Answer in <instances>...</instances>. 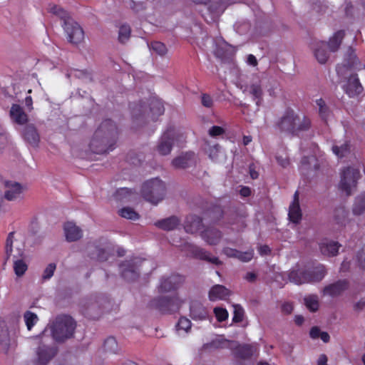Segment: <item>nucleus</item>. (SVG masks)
<instances>
[{"mask_svg":"<svg viewBox=\"0 0 365 365\" xmlns=\"http://www.w3.org/2000/svg\"><path fill=\"white\" fill-rule=\"evenodd\" d=\"M117 136L118 129L115 124L111 120H105L96 130L91 141V148L98 154L108 153L113 150Z\"/></svg>","mask_w":365,"mask_h":365,"instance_id":"nucleus-1","label":"nucleus"},{"mask_svg":"<svg viewBox=\"0 0 365 365\" xmlns=\"http://www.w3.org/2000/svg\"><path fill=\"white\" fill-rule=\"evenodd\" d=\"M53 339L63 342L73 337L76 327L74 319L67 315L58 316L49 325Z\"/></svg>","mask_w":365,"mask_h":365,"instance_id":"nucleus-2","label":"nucleus"},{"mask_svg":"<svg viewBox=\"0 0 365 365\" xmlns=\"http://www.w3.org/2000/svg\"><path fill=\"white\" fill-rule=\"evenodd\" d=\"M165 194V185L158 179L154 178L146 181L142 187L143 197L153 204H158L161 201Z\"/></svg>","mask_w":365,"mask_h":365,"instance_id":"nucleus-3","label":"nucleus"},{"mask_svg":"<svg viewBox=\"0 0 365 365\" xmlns=\"http://www.w3.org/2000/svg\"><path fill=\"white\" fill-rule=\"evenodd\" d=\"M185 138L183 134L180 133L174 128H168L160 138L156 146L157 152L161 155H169L173 146L177 143H182Z\"/></svg>","mask_w":365,"mask_h":365,"instance_id":"nucleus-4","label":"nucleus"},{"mask_svg":"<svg viewBox=\"0 0 365 365\" xmlns=\"http://www.w3.org/2000/svg\"><path fill=\"white\" fill-rule=\"evenodd\" d=\"M18 333V327L14 322H6L0 318V350L7 353L14 345Z\"/></svg>","mask_w":365,"mask_h":365,"instance_id":"nucleus-5","label":"nucleus"},{"mask_svg":"<svg viewBox=\"0 0 365 365\" xmlns=\"http://www.w3.org/2000/svg\"><path fill=\"white\" fill-rule=\"evenodd\" d=\"M179 247L182 251L185 252L190 257L205 260L216 265L222 264L221 261L217 257L212 256L210 252L194 244L185 242L180 245Z\"/></svg>","mask_w":365,"mask_h":365,"instance_id":"nucleus-6","label":"nucleus"},{"mask_svg":"<svg viewBox=\"0 0 365 365\" xmlns=\"http://www.w3.org/2000/svg\"><path fill=\"white\" fill-rule=\"evenodd\" d=\"M360 177L359 170L355 168L348 167L345 168L341 175L339 188L346 195H351L356 187V182Z\"/></svg>","mask_w":365,"mask_h":365,"instance_id":"nucleus-7","label":"nucleus"},{"mask_svg":"<svg viewBox=\"0 0 365 365\" xmlns=\"http://www.w3.org/2000/svg\"><path fill=\"white\" fill-rule=\"evenodd\" d=\"M268 82L265 76H253L250 82L245 86V92H247L259 105L262 101L263 88Z\"/></svg>","mask_w":365,"mask_h":365,"instance_id":"nucleus-8","label":"nucleus"},{"mask_svg":"<svg viewBox=\"0 0 365 365\" xmlns=\"http://www.w3.org/2000/svg\"><path fill=\"white\" fill-rule=\"evenodd\" d=\"M64 32L68 42L73 44H78L84 39V31L81 26L73 20L69 19L63 24Z\"/></svg>","mask_w":365,"mask_h":365,"instance_id":"nucleus-9","label":"nucleus"},{"mask_svg":"<svg viewBox=\"0 0 365 365\" xmlns=\"http://www.w3.org/2000/svg\"><path fill=\"white\" fill-rule=\"evenodd\" d=\"M152 306L159 309L162 312H173L177 311L182 300L177 296L173 297H161L154 299L152 302Z\"/></svg>","mask_w":365,"mask_h":365,"instance_id":"nucleus-10","label":"nucleus"},{"mask_svg":"<svg viewBox=\"0 0 365 365\" xmlns=\"http://www.w3.org/2000/svg\"><path fill=\"white\" fill-rule=\"evenodd\" d=\"M14 232H10L6 241V259L13 256L15 260L21 258L24 255V246L20 241L14 239Z\"/></svg>","mask_w":365,"mask_h":365,"instance_id":"nucleus-11","label":"nucleus"},{"mask_svg":"<svg viewBox=\"0 0 365 365\" xmlns=\"http://www.w3.org/2000/svg\"><path fill=\"white\" fill-rule=\"evenodd\" d=\"M57 350L53 346L44 344L40 345L36 351V357L35 363L36 365H46L56 356Z\"/></svg>","mask_w":365,"mask_h":365,"instance_id":"nucleus-12","label":"nucleus"},{"mask_svg":"<svg viewBox=\"0 0 365 365\" xmlns=\"http://www.w3.org/2000/svg\"><path fill=\"white\" fill-rule=\"evenodd\" d=\"M197 155L194 152H186L175 158L172 160V165L176 169H185L196 164Z\"/></svg>","mask_w":365,"mask_h":365,"instance_id":"nucleus-13","label":"nucleus"},{"mask_svg":"<svg viewBox=\"0 0 365 365\" xmlns=\"http://www.w3.org/2000/svg\"><path fill=\"white\" fill-rule=\"evenodd\" d=\"M348 288L349 283L346 280H339L335 283L324 287L322 290V294L324 296L336 297L340 296Z\"/></svg>","mask_w":365,"mask_h":365,"instance_id":"nucleus-14","label":"nucleus"},{"mask_svg":"<svg viewBox=\"0 0 365 365\" xmlns=\"http://www.w3.org/2000/svg\"><path fill=\"white\" fill-rule=\"evenodd\" d=\"M288 217L290 222L294 224H299L302 220V213L299 205L298 191L294 194L293 200L289 205Z\"/></svg>","mask_w":365,"mask_h":365,"instance_id":"nucleus-15","label":"nucleus"},{"mask_svg":"<svg viewBox=\"0 0 365 365\" xmlns=\"http://www.w3.org/2000/svg\"><path fill=\"white\" fill-rule=\"evenodd\" d=\"M136 264L137 262L135 259L132 262H125L120 265L121 275L127 281H134L138 277L139 272Z\"/></svg>","mask_w":365,"mask_h":365,"instance_id":"nucleus-16","label":"nucleus"},{"mask_svg":"<svg viewBox=\"0 0 365 365\" xmlns=\"http://www.w3.org/2000/svg\"><path fill=\"white\" fill-rule=\"evenodd\" d=\"M182 277L179 275H172L160 280L158 289L160 292H168L174 290L182 282Z\"/></svg>","mask_w":365,"mask_h":365,"instance_id":"nucleus-17","label":"nucleus"},{"mask_svg":"<svg viewBox=\"0 0 365 365\" xmlns=\"http://www.w3.org/2000/svg\"><path fill=\"white\" fill-rule=\"evenodd\" d=\"M200 237L210 245H216L220 243L222 238L221 231L215 227H207L201 231Z\"/></svg>","mask_w":365,"mask_h":365,"instance_id":"nucleus-18","label":"nucleus"},{"mask_svg":"<svg viewBox=\"0 0 365 365\" xmlns=\"http://www.w3.org/2000/svg\"><path fill=\"white\" fill-rule=\"evenodd\" d=\"M294 132L292 135H298L299 133L308 130L311 127V120L303 114H297L294 112Z\"/></svg>","mask_w":365,"mask_h":365,"instance_id":"nucleus-19","label":"nucleus"},{"mask_svg":"<svg viewBox=\"0 0 365 365\" xmlns=\"http://www.w3.org/2000/svg\"><path fill=\"white\" fill-rule=\"evenodd\" d=\"M319 247L323 255L331 257L337 255L341 245L334 240L324 239L320 242Z\"/></svg>","mask_w":365,"mask_h":365,"instance_id":"nucleus-20","label":"nucleus"},{"mask_svg":"<svg viewBox=\"0 0 365 365\" xmlns=\"http://www.w3.org/2000/svg\"><path fill=\"white\" fill-rule=\"evenodd\" d=\"M327 46L324 41H314L312 48L315 58L320 63H325L329 57V53L326 50Z\"/></svg>","mask_w":365,"mask_h":365,"instance_id":"nucleus-21","label":"nucleus"},{"mask_svg":"<svg viewBox=\"0 0 365 365\" xmlns=\"http://www.w3.org/2000/svg\"><path fill=\"white\" fill-rule=\"evenodd\" d=\"M293 123L294 111L288 110L279 120L277 126L281 132L292 135V133L294 132Z\"/></svg>","mask_w":365,"mask_h":365,"instance_id":"nucleus-22","label":"nucleus"},{"mask_svg":"<svg viewBox=\"0 0 365 365\" xmlns=\"http://www.w3.org/2000/svg\"><path fill=\"white\" fill-rule=\"evenodd\" d=\"M63 228L66 239L68 242L77 241L83 236L81 229L72 222H66Z\"/></svg>","mask_w":365,"mask_h":365,"instance_id":"nucleus-23","label":"nucleus"},{"mask_svg":"<svg viewBox=\"0 0 365 365\" xmlns=\"http://www.w3.org/2000/svg\"><path fill=\"white\" fill-rule=\"evenodd\" d=\"M184 227L187 233L195 234L199 232H201L203 227L202 219L196 215H190L186 218Z\"/></svg>","mask_w":365,"mask_h":365,"instance_id":"nucleus-24","label":"nucleus"},{"mask_svg":"<svg viewBox=\"0 0 365 365\" xmlns=\"http://www.w3.org/2000/svg\"><path fill=\"white\" fill-rule=\"evenodd\" d=\"M307 279L305 282L308 283L318 282L322 280L327 274L326 269L324 265L319 264L315 267L307 269Z\"/></svg>","mask_w":365,"mask_h":365,"instance_id":"nucleus-25","label":"nucleus"},{"mask_svg":"<svg viewBox=\"0 0 365 365\" xmlns=\"http://www.w3.org/2000/svg\"><path fill=\"white\" fill-rule=\"evenodd\" d=\"M344 90L349 96L358 95L362 92L363 88L356 76H351L344 85Z\"/></svg>","mask_w":365,"mask_h":365,"instance_id":"nucleus-26","label":"nucleus"},{"mask_svg":"<svg viewBox=\"0 0 365 365\" xmlns=\"http://www.w3.org/2000/svg\"><path fill=\"white\" fill-rule=\"evenodd\" d=\"M9 115L11 120L19 125H24L28 121L26 113L19 105L13 104Z\"/></svg>","mask_w":365,"mask_h":365,"instance_id":"nucleus-27","label":"nucleus"},{"mask_svg":"<svg viewBox=\"0 0 365 365\" xmlns=\"http://www.w3.org/2000/svg\"><path fill=\"white\" fill-rule=\"evenodd\" d=\"M287 277L289 282L297 285L308 283V282L304 281L308 279L307 269H292L287 274Z\"/></svg>","mask_w":365,"mask_h":365,"instance_id":"nucleus-28","label":"nucleus"},{"mask_svg":"<svg viewBox=\"0 0 365 365\" xmlns=\"http://www.w3.org/2000/svg\"><path fill=\"white\" fill-rule=\"evenodd\" d=\"M230 291L224 286L220 284L214 285L209 292V299L211 301L223 300L229 295Z\"/></svg>","mask_w":365,"mask_h":365,"instance_id":"nucleus-29","label":"nucleus"},{"mask_svg":"<svg viewBox=\"0 0 365 365\" xmlns=\"http://www.w3.org/2000/svg\"><path fill=\"white\" fill-rule=\"evenodd\" d=\"M180 220L175 216L163 219L155 222V226L163 230H173L180 225Z\"/></svg>","mask_w":365,"mask_h":365,"instance_id":"nucleus-30","label":"nucleus"},{"mask_svg":"<svg viewBox=\"0 0 365 365\" xmlns=\"http://www.w3.org/2000/svg\"><path fill=\"white\" fill-rule=\"evenodd\" d=\"M190 316L193 319L203 320L207 318V312L201 303L193 302L190 305Z\"/></svg>","mask_w":365,"mask_h":365,"instance_id":"nucleus-31","label":"nucleus"},{"mask_svg":"<svg viewBox=\"0 0 365 365\" xmlns=\"http://www.w3.org/2000/svg\"><path fill=\"white\" fill-rule=\"evenodd\" d=\"M24 139L31 145H38L39 142V135L34 125H29L24 128Z\"/></svg>","mask_w":365,"mask_h":365,"instance_id":"nucleus-32","label":"nucleus"},{"mask_svg":"<svg viewBox=\"0 0 365 365\" xmlns=\"http://www.w3.org/2000/svg\"><path fill=\"white\" fill-rule=\"evenodd\" d=\"M344 35V31L343 30H339L335 32L333 36L329 38V42L327 45L328 46L330 52H336L339 48Z\"/></svg>","mask_w":365,"mask_h":365,"instance_id":"nucleus-33","label":"nucleus"},{"mask_svg":"<svg viewBox=\"0 0 365 365\" xmlns=\"http://www.w3.org/2000/svg\"><path fill=\"white\" fill-rule=\"evenodd\" d=\"M205 150L209 158L214 162H220L224 157V153L218 145H210L207 144Z\"/></svg>","mask_w":365,"mask_h":365,"instance_id":"nucleus-34","label":"nucleus"},{"mask_svg":"<svg viewBox=\"0 0 365 365\" xmlns=\"http://www.w3.org/2000/svg\"><path fill=\"white\" fill-rule=\"evenodd\" d=\"M332 151L338 158L345 157L350 152V145L348 141L339 142L332 146Z\"/></svg>","mask_w":365,"mask_h":365,"instance_id":"nucleus-35","label":"nucleus"},{"mask_svg":"<svg viewBox=\"0 0 365 365\" xmlns=\"http://www.w3.org/2000/svg\"><path fill=\"white\" fill-rule=\"evenodd\" d=\"M48 11L60 18L63 21V24L69 19H72L66 10L56 4H49Z\"/></svg>","mask_w":365,"mask_h":365,"instance_id":"nucleus-36","label":"nucleus"},{"mask_svg":"<svg viewBox=\"0 0 365 365\" xmlns=\"http://www.w3.org/2000/svg\"><path fill=\"white\" fill-rule=\"evenodd\" d=\"M48 11L60 18L63 21V24L69 19H72L66 10L56 4H49Z\"/></svg>","mask_w":365,"mask_h":365,"instance_id":"nucleus-37","label":"nucleus"},{"mask_svg":"<svg viewBox=\"0 0 365 365\" xmlns=\"http://www.w3.org/2000/svg\"><path fill=\"white\" fill-rule=\"evenodd\" d=\"M316 103L319 107V114L324 122H328L331 118V112L322 98L317 99Z\"/></svg>","mask_w":365,"mask_h":365,"instance_id":"nucleus-38","label":"nucleus"},{"mask_svg":"<svg viewBox=\"0 0 365 365\" xmlns=\"http://www.w3.org/2000/svg\"><path fill=\"white\" fill-rule=\"evenodd\" d=\"M257 351V348L252 345H242L237 348L236 354L242 358L246 359L252 356Z\"/></svg>","mask_w":365,"mask_h":365,"instance_id":"nucleus-39","label":"nucleus"},{"mask_svg":"<svg viewBox=\"0 0 365 365\" xmlns=\"http://www.w3.org/2000/svg\"><path fill=\"white\" fill-rule=\"evenodd\" d=\"M164 106L160 100L153 99L150 103V110L152 113V118L155 120L157 116L164 113Z\"/></svg>","mask_w":365,"mask_h":365,"instance_id":"nucleus-40","label":"nucleus"},{"mask_svg":"<svg viewBox=\"0 0 365 365\" xmlns=\"http://www.w3.org/2000/svg\"><path fill=\"white\" fill-rule=\"evenodd\" d=\"M230 4H231L230 0H213L209 9L212 13L220 14L224 11L227 5Z\"/></svg>","mask_w":365,"mask_h":365,"instance_id":"nucleus-41","label":"nucleus"},{"mask_svg":"<svg viewBox=\"0 0 365 365\" xmlns=\"http://www.w3.org/2000/svg\"><path fill=\"white\" fill-rule=\"evenodd\" d=\"M365 211V192L359 195L353 205V213L356 215H359Z\"/></svg>","mask_w":365,"mask_h":365,"instance_id":"nucleus-42","label":"nucleus"},{"mask_svg":"<svg viewBox=\"0 0 365 365\" xmlns=\"http://www.w3.org/2000/svg\"><path fill=\"white\" fill-rule=\"evenodd\" d=\"M346 61V66L349 68L360 69L361 67V64L359 61L354 51L351 48H349L348 50Z\"/></svg>","mask_w":365,"mask_h":365,"instance_id":"nucleus-43","label":"nucleus"},{"mask_svg":"<svg viewBox=\"0 0 365 365\" xmlns=\"http://www.w3.org/2000/svg\"><path fill=\"white\" fill-rule=\"evenodd\" d=\"M348 211L344 207H339L334 211V220L340 226H345L347 222Z\"/></svg>","mask_w":365,"mask_h":365,"instance_id":"nucleus-44","label":"nucleus"},{"mask_svg":"<svg viewBox=\"0 0 365 365\" xmlns=\"http://www.w3.org/2000/svg\"><path fill=\"white\" fill-rule=\"evenodd\" d=\"M101 313V311L98 302L91 303L85 311V314L92 319L98 318Z\"/></svg>","mask_w":365,"mask_h":365,"instance_id":"nucleus-45","label":"nucleus"},{"mask_svg":"<svg viewBox=\"0 0 365 365\" xmlns=\"http://www.w3.org/2000/svg\"><path fill=\"white\" fill-rule=\"evenodd\" d=\"M118 214L122 217L131 220H137L140 217L139 215L130 207H125L121 208L118 211Z\"/></svg>","mask_w":365,"mask_h":365,"instance_id":"nucleus-46","label":"nucleus"},{"mask_svg":"<svg viewBox=\"0 0 365 365\" xmlns=\"http://www.w3.org/2000/svg\"><path fill=\"white\" fill-rule=\"evenodd\" d=\"M24 319L29 330H31L38 320V316L30 311H27L24 313Z\"/></svg>","mask_w":365,"mask_h":365,"instance_id":"nucleus-47","label":"nucleus"},{"mask_svg":"<svg viewBox=\"0 0 365 365\" xmlns=\"http://www.w3.org/2000/svg\"><path fill=\"white\" fill-rule=\"evenodd\" d=\"M306 307L311 312H316L319 309V299L317 295H309L304 298Z\"/></svg>","mask_w":365,"mask_h":365,"instance_id":"nucleus-48","label":"nucleus"},{"mask_svg":"<svg viewBox=\"0 0 365 365\" xmlns=\"http://www.w3.org/2000/svg\"><path fill=\"white\" fill-rule=\"evenodd\" d=\"M104 349L110 353H116L118 351L117 341L113 337H108L104 342Z\"/></svg>","mask_w":365,"mask_h":365,"instance_id":"nucleus-49","label":"nucleus"},{"mask_svg":"<svg viewBox=\"0 0 365 365\" xmlns=\"http://www.w3.org/2000/svg\"><path fill=\"white\" fill-rule=\"evenodd\" d=\"M14 269L15 274L20 277L22 276L27 269L26 264L20 258L14 260Z\"/></svg>","mask_w":365,"mask_h":365,"instance_id":"nucleus-50","label":"nucleus"},{"mask_svg":"<svg viewBox=\"0 0 365 365\" xmlns=\"http://www.w3.org/2000/svg\"><path fill=\"white\" fill-rule=\"evenodd\" d=\"M149 47L152 51H155L157 54L160 56H164L168 52V49L165 45L159 41L152 42Z\"/></svg>","mask_w":365,"mask_h":365,"instance_id":"nucleus-51","label":"nucleus"},{"mask_svg":"<svg viewBox=\"0 0 365 365\" xmlns=\"http://www.w3.org/2000/svg\"><path fill=\"white\" fill-rule=\"evenodd\" d=\"M130 27L128 25H122L119 29L118 38L121 43L127 41L130 35Z\"/></svg>","mask_w":365,"mask_h":365,"instance_id":"nucleus-52","label":"nucleus"},{"mask_svg":"<svg viewBox=\"0 0 365 365\" xmlns=\"http://www.w3.org/2000/svg\"><path fill=\"white\" fill-rule=\"evenodd\" d=\"M190 329L191 322L186 317L180 318L177 324L178 331L180 332L182 331L185 333H187Z\"/></svg>","mask_w":365,"mask_h":365,"instance_id":"nucleus-53","label":"nucleus"},{"mask_svg":"<svg viewBox=\"0 0 365 365\" xmlns=\"http://www.w3.org/2000/svg\"><path fill=\"white\" fill-rule=\"evenodd\" d=\"M254 256V250L250 249L246 252H241L238 250L237 259L243 262H248L252 260Z\"/></svg>","mask_w":365,"mask_h":365,"instance_id":"nucleus-54","label":"nucleus"},{"mask_svg":"<svg viewBox=\"0 0 365 365\" xmlns=\"http://www.w3.org/2000/svg\"><path fill=\"white\" fill-rule=\"evenodd\" d=\"M244 316V309L242 307L238 304L234 305V316H233V322H240L243 319Z\"/></svg>","mask_w":365,"mask_h":365,"instance_id":"nucleus-55","label":"nucleus"},{"mask_svg":"<svg viewBox=\"0 0 365 365\" xmlns=\"http://www.w3.org/2000/svg\"><path fill=\"white\" fill-rule=\"evenodd\" d=\"M214 313L218 321H225L228 317V313L226 309L221 307H215Z\"/></svg>","mask_w":365,"mask_h":365,"instance_id":"nucleus-56","label":"nucleus"},{"mask_svg":"<svg viewBox=\"0 0 365 365\" xmlns=\"http://www.w3.org/2000/svg\"><path fill=\"white\" fill-rule=\"evenodd\" d=\"M132 193V190L127 187H121L116 190L115 197L118 200H122Z\"/></svg>","mask_w":365,"mask_h":365,"instance_id":"nucleus-57","label":"nucleus"},{"mask_svg":"<svg viewBox=\"0 0 365 365\" xmlns=\"http://www.w3.org/2000/svg\"><path fill=\"white\" fill-rule=\"evenodd\" d=\"M55 269H56V264L53 263L49 264L44 269L43 275H42V278L44 280L49 279L53 275Z\"/></svg>","mask_w":365,"mask_h":365,"instance_id":"nucleus-58","label":"nucleus"},{"mask_svg":"<svg viewBox=\"0 0 365 365\" xmlns=\"http://www.w3.org/2000/svg\"><path fill=\"white\" fill-rule=\"evenodd\" d=\"M93 257L96 258L101 262H103L108 259V252L103 249H97V255Z\"/></svg>","mask_w":365,"mask_h":365,"instance_id":"nucleus-59","label":"nucleus"},{"mask_svg":"<svg viewBox=\"0 0 365 365\" xmlns=\"http://www.w3.org/2000/svg\"><path fill=\"white\" fill-rule=\"evenodd\" d=\"M202 104L207 108L212 106L213 101L212 98L207 94H203L202 96Z\"/></svg>","mask_w":365,"mask_h":365,"instance_id":"nucleus-60","label":"nucleus"},{"mask_svg":"<svg viewBox=\"0 0 365 365\" xmlns=\"http://www.w3.org/2000/svg\"><path fill=\"white\" fill-rule=\"evenodd\" d=\"M223 133H224L223 128L220 126H212L209 130V134L211 136H218V135H222Z\"/></svg>","mask_w":365,"mask_h":365,"instance_id":"nucleus-61","label":"nucleus"},{"mask_svg":"<svg viewBox=\"0 0 365 365\" xmlns=\"http://www.w3.org/2000/svg\"><path fill=\"white\" fill-rule=\"evenodd\" d=\"M274 279L276 282H279L281 284H285L289 281L287 274L284 272L276 274Z\"/></svg>","mask_w":365,"mask_h":365,"instance_id":"nucleus-62","label":"nucleus"},{"mask_svg":"<svg viewBox=\"0 0 365 365\" xmlns=\"http://www.w3.org/2000/svg\"><path fill=\"white\" fill-rule=\"evenodd\" d=\"M223 253L229 257L237 258L238 250L230 247H225L222 250Z\"/></svg>","mask_w":365,"mask_h":365,"instance_id":"nucleus-63","label":"nucleus"},{"mask_svg":"<svg viewBox=\"0 0 365 365\" xmlns=\"http://www.w3.org/2000/svg\"><path fill=\"white\" fill-rule=\"evenodd\" d=\"M85 73L83 71H79L76 69H72L70 71L69 73L66 74L68 78H70L71 76H75L76 78H81L82 77Z\"/></svg>","mask_w":365,"mask_h":365,"instance_id":"nucleus-64","label":"nucleus"}]
</instances>
